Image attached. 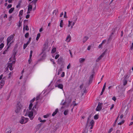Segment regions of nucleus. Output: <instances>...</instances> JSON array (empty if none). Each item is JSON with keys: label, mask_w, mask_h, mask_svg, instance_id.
<instances>
[{"label": "nucleus", "mask_w": 133, "mask_h": 133, "mask_svg": "<svg viewBox=\"0 0 133 133\" xmlns=\"http://www.w3.org/2000/svg\"><path fill=\"white\" fill-rule=\"evenodd\" d=\"M14 36L13 35H11L10 36L8 37L6 39L7 45L8 46L7 49H8L11 46L12 42H10V43H9L14 38Z\"/></svg>", "instance_id": "obj_1"}, {"label": "nucleus", "mask_w": 133, "mask_h": 133, "mask_svg": "<svg viewBox=\"0 0 133 133\" xmlns=\"http://www.w3.org/2000/svg\"><path fill=\"white\" fill-rule=\"evenodd\" d=\"M22 108V106L19 102H17V105H16V109L15 112L16 113H19Z\"/></svg>", "instance_id": "obj_2"}, {"label": "nucleus", "mask_w": 133, "mask_h": 133, "mask_svg": "<svg viewBox=\"0 0 133 133\" xmlns=\"http://www.w3.org/2000/svg\"><path fill=\"white\" fill-rule=\"evenodd\" d=\"M26 114L28 115L31 120H32L33 119L34 116H33V113L32 111H29L28 109H27L26 111Z\"/></svg>", "instance_id": "obj_3"}, {"label": "nucleus", "mask_w": 133, "mask_h": 133, "mask_svg": "<svg viewBox=\"0 0 133 133\" xmlns=\"http://www.w3.org/2000/svg\"><path fill=\"white\" fill-rule=\"evenodd\" d=\"M29 120V118H25L23 116L21 118L20 122L21 124H23L27 123Z\"/></svg>", "instance_id": "obj_4"}, {"label": "nucleus", "mask_w": 133, "mask_h": 133, "mask_svg": "<svg viewBox=\"0 0 133 133\" xmlns=\"http://www.w3.org/2000/svg\"><path fill=\"white\" fill-rule=\"evenodd\" d=\"M103 103L98 102V105L96 109V110L97 111H98L101 110L102 108Z\"/></svg>", "instance_id": "obj_5"}, {"label": "nucleus", "mask_w": 133, "mask_h": 133, "mask_svg": "<svg viewBox=\"0 0 133 133\" xmlns=\"http://www.w3.org/2000/svg\"><path fill=\"white\" fill-rule=\"evenodd\" d=\"M12 58H10V61L8 64L7 66V68H9L10 70H12L13 69V68L12 67V65L11 63V61H12Z\"/></svg>", "instance_id": "obj_6"}, {"label": "nucleus", "mask_w": 133, "mask_h": 133, "mask_svg": "<svg viewBox=\"0 0 133 133\" xmlns=\"http://www.w3.org/2000/svg\"><path fill=\"white\" fill-rule=\"evenodd\" d=\"M4 78H3L1 80V81L0 82V85L1 86L0 87V88H1V89L2 88V87L5 84V79H4Z\"/></svg>", "instance_id": "obj_7"}, {"label": "nucleus", "mask_w": 133, "mask_h": 133, "mask_svg": "<svg viewBox=\"0 0 133 133\" xmlns=\"http://www.w3.org/2000/svg\"><path fill=\"white\" fill-rule=\"evenodd\" d=\"M73 18H74L75 19V20H74V22H72V23L71 25V29H72L73 28V26L76 23L77 19V17L76 16H74Z\"/></svg>", "instance_id": "obj_8"}, {"label": "nucleus", "mask_w": 133, "mask_h": 133, "mask_svg": "<svg viewBox=\"0 0 133 133\" xmlns=\"http://www.w3.org/2000/svg\"><path fill=\"white\" fill-rule=\"evenodd\" d=\"M32 51L31 50L30 51V57H29V61H28V63H29V64H30L31 63V61H32L31 58L32 55Z\"/></svg>", "instance_id": "obj_9"}, {"label": "nucleus", "mask_w": 133, "mask_h": 133, "mask_svg": "<svg viewBox=\"0 0 133 133\" xmlns=\"http://www.w3.org/2000/svg\"><path fill=\"white\" fill-rule=\"evenodd\" d=\"M71 37L70 35H68L67 36L65 40V41L67 42H70L71 40Z\"/></svg>", "instance_id": "obj_10"}, {"label": "nucleus", "mask_w": 133, "mask_h": 133, "mask_svg": "<svg viewBox=\"0 0 133 133\" xmlns=\"http://www.w3.org/2000/svg\"><path fill=\"white\" fill-rule=\"evenodd\" d=\"M35 100H31L30 101V103L29 105V110H31L32 108L33 105L32 103Z\"/></svg>", "instance_id": "obj_11"}, {"label": "nucleus", "mask_w": 133, "mask_h": 133, "mask_svg": "<svg viewBox=\"0 0 133 133\" xmlns=\"http://www.w3.org/2000/svg\"><path fill=\"white\" fill-rule=\"evenodd\" d=\"M56 87H58V88L61 89H62L63 88V85L62 84H59L58 85H55Z\"/></svg>", "instance_id": "obj_12"}, {"label": "nucleus", "mask_w": 133, "mask_h": 133, "mask_svg": "<svg viewBox=\"0 0 133 133\" xmlns=\"http://www.w3.org/2000/svg\"><path fill=\"white\" fill-rule=\"evenodd\" d=\"M88 38H89L88 37H85L83 39V43H84L87 41L88 39Z\"/></svg>", "instance_id": "obj_13"}, {"label": "nucleus", "mask_w": 133, "mask_h": 133, "mask_svg": "<svg viewBox=\"0 0 133 133\" xmlns=\"http://www.w3.org/2000/svg\"><path fill=\"white\" fill-rule=\"evenodd\" d=\"M58 111V109H56L55 111L52 114V116H55L57 113Z\"/></svg>", "instance_id": "obj_14"}, {"label": "nucleus", "mask_w": 133, "mask_h": 133, "mask_svg": "<svg viewBox=\"0 0 133 133\" xmlns=\"http://www.w3.org/2000/svg\"><path fill=\"white\" fill-rule=\"evenodd\" d=\"M105 54V52H103L98 58L100 60L104 56Z\"/></svg>", "instance_id": "obj_15"}, {"label": "nucleus", "mask_w": 133, "mask_h": 133, "mask_svg": "<svg viewBox=\"0 0 133 133\" xmlns=\"http://www.w3.org/2000/svg\"><path fill=\"white\" fill-rule=\"evenodd\" d=\"M12 58V61H11V63H12V64H14L15 62V58H12V57L10 58Z\"/></svg>", "instance_id": "obj_16"}, {"label": "nucleus", "mask_w": 133, "mask_h": 133, "mask_svg": "<svg viewBox=\"0 0 133 133\" xmlns=\"http://www.w3.org/2000/svg\"><path fill=\"white\" fill-rule=\"evenodd\" d=\"M85 60V59L84 58H80L79 59V63H82L84 62Z\"/></svg>", "instance_id": "obj_17"}, {"label": "nucleus", "mask_w": 133, "mask_h": 133, "mask_svg": "<svg viewBox=\"0 0 133 133\" xmlns=\"http://www.w3.org/2000/svg\"><path fill=\"white\" fill-rule=\"evenodd\" d=\"M40 95H39L37 96L36 98L35 97H34L32 100H38L40 99Z\"/></svg>", "instance_id": "obj_18"}, {"label": "nucleus", "mask_w": 133, "mask_h": 133, "mask_svg": "<svg viewBox=\"0 0 133 133\" xmlns=\"http://www.w3.org/2000/svg\"><path fill=\"white\" fill-rule=\"evenodd\" d=\"M60 26L62 28L63 26V20H61L59 24Z\"/></svg>", "instance_id": "obj_19"}, {"label": "nucleus", "mask_w": 133, "mask_h": 133, "mask_svg": "<svg viewBox=\"0 0 133 133\" xmlns=\"http://www.w3.org/2000/svg\"><path fill=\"white\" fill-rule=\"evenodd\" d=\"M32 8V6L31 5H29L28 8V11H31Z\"/></svg>", "instance_id": "obj_20"}, {"label": "nucleus", "mask_w": 133, "mask_h": 133, "mask_svg": "<svg viewBox=\"0 0 133 133\" xmlns=\"http://www.w3.org/2000/svg\"><path fill=\"white\" fill-rule=\"evenodd\" d=\"M93 77V75H91L90 76V78L89 81V83H91L92 80V78Z\"/></svg>", "instance_id": "obj_21"}, {"label": "nucleus", "mask_w": 133, "mask_h": 133, "mask_svg": "<svg viewBox=\"0 0 133 133\" xmlns=\"http://www.w3.org/2000/svg\"><path fill=\"white\" fill-rule=\"evenodd\" d=\"M14 9V8H11L9 10V12L10 14H11L12 13V12L13 11Z\"/></svg>", "instance_id": "obj_22"}, {"label": "nucleus", "mask_w": 133, "mask_h": 133, "mask_svg": "<svg viewBox=\"0 0 133 133\" xmlns=\"http://www.w3.org/2000/svg\"><path fill=\"white\" fill-rule=\"evenodd\" d=\"M87 92V90L85 89H83L82 91V95H83L84 93H86Z\"/></svg>", "instance_id": "obj_23"}, {"label": "nucleus", "mask_w": 133, "mask_h": 133, "mask_svg": "<svg viewBox=\"0 0 133 133\" xmlns=\"http://www.w3.org/2000/svg\"><path fill=\"white\" fill-rule=\"evenodd\" d=\"M38 120L40 121V122H46V120H42L41 117H39L38 118Z\"/></svg>", "instance_id": "obj_24"}, {"label": "nucleus", "mask_w": 133, "mask_h": 133, "mask_svg": "<svg viewBox=\"0 0 133 133\" xmlns=\"http://www.w3.org/2000/svg\"><path fill=\"white\" fill-rule=\"evenodd\" d=\"M68 112L69 110H66L64 111V115H66L68 114Z\"/></svg>", "instance_id": "obj_25"}, {"label": "nucleus", "mask_w": 133, "mask_h": 133, "mask_svg": "<svg viewBox=\"0 0 133 133\" xmlns=\"http://www.w3.org/2000/svg\"><path fill=\"white\" fill-rule=\"evenodd\" d=\"M90 125H94V120H92L90 123Z\"/></svg>", "instance_id": "obj_26"}, {"label": "nucleus", "mask_w": 133, "mask_h": 133, "mask_svg": "<svg viewBox=\"0 0 133 133\" xmlns=\"http://www.w3.org/2000/svg\"><path fill=\"white\" fill-rule=\"evenodd\" d=\"M72 23V21H68V27H70L71 26Z\"/></svg>", "instance_id": "obj_27"}, {"label": "nucleus", "mask_w": 133, "mask_h": 133, "mask_svg": "<svg viewBox=\"0 0 133 133\" xmlns=\"http://www.w3.org/2000/svg\"><path fill=\"white\" fill-rule=\"evenodd\" d=\"M129 76L128 75H125L124 76V79H126L127 80V79L129 78Z\"/></svg>", "instance_id": "obj_28"}, {"label": "nucleus", "mask_w": 133, "mask_h": 133, "mask_svg": "<svg viewBox=\"0 0 133 133\" xmlns=\"http://www.w3.org/2000/svg\"><path fill=\"white\" fill-rule=\"evenodd\" d=\"M127 83V81L126 79H124L123 81V85H125Z\"/></svg>", "instance_id": "obj_29"}, {"label": "nucleus", "mask_w": 133, "mask_h": 133, "mask_svg": "<svg viewBox=\"0 0 133 133\" xmlns=\"http://www.w3.org/2000/svg\"><path fill=\"white\" fill-rule=\"evenodd\" d=\"M124 122V120L120 122H119L118 123V125H121L123 124Z\"/></svg>", "instance_id": "obj_30"}, {"label": "nucleus", "mask_w": 133, "mask_h": 133, "mask_svg": "<svg viewBox=\"0 0 133 133\" xmlns=\"http://www.w3.org/2000/svg\"><path fill=\"white\" fill-rule=\"evenodd\" d=\"M40 34L39 33L37 35V37H36V40L37 41L39 38V37H40Z\"/></svg>", "instance_id": "obj_31"}, {"label": "nucleus", "mask_w": 133, "mask_h": 133, "mask_svg": "<svg viewBox=\"0 0 133 133\" xmlns=\"http://www.w3.org/2000/svg\"><path fill=\"white\" fill-rule=\"evenodd\" d=\"M23 29H25L26 30H29V28L26 25L25 26H24Z\"/></svg>", "instance_id": "obj_32"}, {"label": "nucleus", "mask_w": 133, "mask_h": 133, "mask_svg": "<svg viewBox=\"0 0 133 133\" xmlns=\"http://www.w3.org/2000/svg\"><path fill=\"white\" fill-rule=\"evenodd\" d=\"M29 36V34L28 32L26 33L25 35V37L26 38H27Z\"/></svg>", "instance_id": "obj_33"}, {"label": "nucleus", "mask_w": 133, "mask_h": 133, "mask_svg": "<svg viewBox=\"0 0 133 133\" xmlns=\"http://www.w3.org/2000/svg\"><path fill=\"white\" fill-rule=\"evenodd\" d=\"M73 104L74 106H77L78 104L76 103V101H73Z\"/></svg>", "instance_id": "obj_34"}, {"label": "nucleus", "mask_w": 133, "mask_h": 133, "mask_svg": "<svg viewBox=\"0 0 133 133\" xmlns=\"http://www.w3.org/2000/svg\"><path fill=\"white\" fill-rule=\"evenodd\" d=\"M28 45L26 43L24 44L23 45V49H25L27 46Z\"/></svg>", "instance_id": "obj_35"}, {"label": "nucleus", "mask_w": 133, "mask_h": 133, "mask_svg": "<svg viewBox=\"0 0 133 133\" xmlns=\"http://www.w3.org/2000/svg\"><path fill=\"white\" fill-rule=\"evenodd\" d=\"M66 103V102H63V101H62L61 103V104L63 105H65Z\"/></svg>", "instance_id": "obj_36"}, {"label": "nucleus", "mask_w": 133, "mask_h": 133, "mask_svg": "<svg viewBox=\"0 0 133 133\" xmlns=\"http://www.w3.org/2000/svg\"><path fill=\"white\" fill-rule=\"evenodd\" d=\"M4 46V44L3 43H2L0 45V48L2 49Z\"/></svg>", "instance_id": "obj_37"}, {"label": "nucleus", "mask_w": 133, "mask_h": 133, "mask_svg": "<svg viewBox=\"0 0 133 133\" xmlns=\"http://www.w3.org/2000/svg\"><path fill=\"white\" fill-rule=\"evenodd\" d=\"M23 10H21L19 12V14L20 15H22L23 12Z\"/></svg>", "instance_id": "obj_38"}, {"label": "nucleus", "mask_w": 133, "mask_h": 133, "mask_svg": "<svg viewBox=\"0 0 133 133\" xmlns=\"http://www.w3.org/2000/svg\"><path fill=\"white\" fill-rule=\"evenodd\" d=\"M56 51V49L55 48H53L51 52L52 53H54Z\"/></svg>", "instance_id": "obj_39"}, {"label": "nucleus", "mask_w": 133, "mask_h": 133, "mask_svg": "<svg viewBox=\"0 0 133 133\" xmlns=\"http://www.w3.org/2000/svg\"><path fill=\"white\" fill-rule=\"evenodd\" d=\"M98 118V115H95L94 116V118L95 119H97Z\"/></svg>", "instance_id": "obj_40"}, {"label": "nucleus", "mask_w": 133, "mask_h": 133, "mask_svg": "<svg viewBox=\"0 0 133 133\" xmlns=\"http://www.w3.org/2000/svg\"><path fill=\"white\" fill-rule=\"evenodd\" d=\"M34 7L33 8V10H35L36 9V3H34Z\"/></svg>", "instance_id": "obj_41"}, {"label": "nucleus", "mask_w": 133, "mask_h": 133, "mask_svg": "<svg viewBox=\"0 0 133 133\" xmlns=\"http://www.w3.org/2000/svg\"><path fill=\"white\" fill-rule=\"evenodd\" d=\"M62 71V69L61 68L60 69H59V70L58 73V74H57L58 75H59V74H60L61 72Z\"/></svg>", "instance_id": "obj_42"}, {"label": "nucleus", "mask_w": 133, "mask_h": 133, "mask_svg": "<svg viewBox=\"0 0 133 133\" xmlns=\"http://www.w3.org/2000/svg\"><path fill=\"white\" fill-rule=\"evenodd\" d=\"M46 57V55L45 54H43V56H42V59H44Z\"/></svg>", "instance_id": "obj_43"}, {"label": "nucleus", "mask_w": 133, "mask_h": 133, "mask_svg": "<svg viewBox=\"0 0 133 133\" xmlns=\"http://www.w3.org/2000/svg\"><path fill=\"white\" fill-rule=\"evenodd\" d=\"M113 129L112 128H111L109 129V131L108 132V133H110L112 131Z\"/></svg>", "instance_id": "obj_44"}, {"label": "nucleus", "mask_w": 133, "mask_h": 133, "mask_svg": "<svg viewBox=\"0 0 133 133\" xmlns=\"http://www.w3.org/2000/svg\"><path fill=\"white\" fill-rule=\"evenodd\" d=\"M106 83H105L104 84V86L103 87V90H105V87H106Z\"/></svg>", "instance_id": "obj_45"}, {"label": "nucleus", "mask_w": 133, "mask_h": 133, "mask_svg": "<svg viewBox=\"0 0 133 133\" xmlns=\"http://www.w3.org/2000/svg\"><path fill=\"white\" fill-rule=\"evenodd\" d=\"M91 118V116H89V117H88V119L87 120V124L88 123L89 120Z\"/></svg>", "instance_id": "obj_46"}, {"label": "nucleus", "mask_w": 133, "mask_h": 133, "mask_svg": "<svg viewBox=\"0 0 133 133\" xmlns=\"http://www.w3.org/2000/svg\"><path fill=\"white\" fill-rule=\"evenodd\" d=\"M64 76H65V73L64 72H63L62 73V74L61 75V76L62 77H64Z\"/></svg>", "instance_id": "obj_47"}, {"label": "nucleus", "mask_w": 133, "mask_h": 133, "mask_svg": "<svg viewBox=\"0 0 133 133\" xmlns=\"http://www.w3.org/2000/svg\"><path fill=\"white\" fill-rule=\"evenodd\" d=\"M12 74V73L10 72L9 74L8 78H10Z\"/></svg>", "instance_id": "obj_48"}, {"label": "nucleus", "mask_w": 133, "mask_h": 133, "mask_svg": "<svg viewBox=\"0 0 133 133\" xmlns=\"http://www.w3.org/2000/svg\"><path fill=\"white\" fill-rule=\"evenodd\" d=\"M59 54L57 55L55 57V59H57V58H58V57H59Z\"/></svg>", "instance_id": "obj_49"}, {"label": "nucleus", "mask_w": 133, "mask_h": 133, "mask_svg": "<svg viewBox=\"0 0 133 133\" xmlns=\"http://www.w3.org/2000/svg\"><path fill=\"white\" fill-rule=\"evenodd\" d=\"M106 40H104L103 41L102 43H101V44H102V45L103 44H104L106 42Z\"/></svg>", "instance_id": "obj_50"}, {"label": "nucleus", "mask_w": 133, "mask_h": 133, "mask_svg": "<svg viewBox=\"0 0 133 133\" xmlns=\"http://www.w3.org/2000/svg\"><path fill=\"white\" fill-rule=\"evenodd\" d=\"M12 6V5L11 4H9L8 5V6L7 7V8L8 9L10 8Z\"/></svg>", "instance_id": "obj_51"}, {"label": "nucleus", "mask_w": 133, "mask_h": 133, "mask_svg": "<svg viewBox=\"0 0 133 133\" xmlns=\"http://www.w3.org/2000/svg\"><path fill=\"white\" fill-rule=\"evenodd\" d=\"M102 44H99L98 46V48H102Z\"/></svg>", "instance_id": "obj_52"}, {"label": "nucleus", "mask_w": 133, "mask_h": 133, "mask_svg": "<svg viewBox=\"0 0 133 133\" xmlns=\"http://www.w3.org/2000/svg\"><path fill=\"white\" fill-rule=\"evenodd\" d=\"M114 104H112V105L111 107L110 108V109L111 110H112L113 108H114Z\"/></svg>", "instance_id": "obj_53"}, {"label": "nucleus", "mask_w": 133, "mask_h": 133, "mask_svg": "<svg viewBox=\"0 0 133 133\" xmlns=\"http://www.w3.org/2000/svg\"><path fill=\"white\" fill-rule=\"evenodd\" d=\"M16 52H15L14 53V56H13V57H12V58H15V55H16Z\"/></svg>", "instance_id": "obj_54"}, {"label": "nucleus", "mask_w": 133, "mask_h": 133, "mask_svg": "<svg viewBox=\"0 0 133 133\" xmlns=\"http://www.w3.org/2000/svg\"><path fill=\"white\" fill-rule=\"evenodd\" d=\"M70 64H69L67 66V68L68 69L70 68Z\"/></svg>", "instance_id": "obj_55"}, {"label": "nucleus", "mask_w": 133, "mask_h": 133, "mask_svg": "<svg viewBox=\"0 0 133 133\" xmlns=\"http://www.w3.org/2000/svg\"><path fill=\"white\" fill-rule=\"evenodd\" d=\"M83 84H82L80 86V88L81 89H82L83 87Z\"/></svg>", "instance_id": "obj_56"}, {"label": "nucleus", "mask_w": 133, "mask_h": 133, "mask_svg": "<svg viewBox=\"0 0 133 133\" xmlns=\"http://www.w3.org/2000/svg\"><path fill=\"white\" fill-rule=\"evenodd\" d=\"M21 23L20 22H19V24L18 25V26L19 27L21 26Z\"/></svg>", "instance_id": "obj_57"}, {"label": "nucleus", "mask_w": 133, "mask_h": 133, "mask_svg": "<svg viewBox=\"0 0 133 133\" xmlns=\"http://www.w3.org/2000/svg\"><path fill=\"white\" fill-rule=\"evenodd\" d=\"M130 48L131 50L133 49V43H132L131 46Z\"/></svg>", "instance_id": "obj_58"}, {"label": "nucleus", "mask_w": 133, "mask_h": 133, "mask_svg": "<svg viewBox=\"0 0 133 133\" xmlns=\"http://www.w3.org/2000/svg\"><path fill=\"white\" fill-rule=\"evenodd\" d=\"M29 16H30V15H26V19H28L29 18Z\"/></svg>", "instance_id": "obj_59"}, {"label": "nucleus", "mask_w": 133, "mask_h": 133, "mask_svg": "<svg viewBox=\"0 0 133 133\" xmlns=\"http://www.w3.org/2000/svg\"><path fill=\"white\" fill-rule=\"evenodd\" d=\"M69 51H70V55L71 57H72V53L71 52V51L70 50H69Z\"/></svg>", "instance_id": "obj_60"}, {"label": "nucleus", "mask_w": 133, "mask_h": 133, "mask_svg": "<svg viewBox=\"0 0 133 133\" xmlns=\"http://www.w3.org/2000/svg\"><path fill=\"white\" fill-rule=\"evenodd\" d=\"M123 115L122 114V115H121L120 116V118L121 119H122V118H123Z\"/></svg>", "instance_id": "obj_61"}, {"label": "nucleus", "mask_w": 133, "mask_h": 133, "mask_svg": "<svg viewBox=\"0 0 133 133\" xmlns=\"http://www.w3.org/2000/svg\"><path fill=\"white\" fill-rule=\"evenodd\" d=\"M48 116V115H44V116L43 117L44 118H47Z\"/></svg>", "instance_id": "obj_62"}, {"label": "nucleus", "mask_w": 133, "mask_h": 133, "mask_svg": "<svg viewBox=\"0 0 133 133\" xmlns=\"http://www.w3.org/2000/svg\"><path fill=\"white\" fill-rule=\"evenodd\" d=\"M123 35V31H122L121 32V36H122Z\"/></svg>", "instance_id": "obj_63"}, {"label": "nucleus", "mask_w": 133, "mask_h": 133, "mask_svg": "<svg viewBox=\"0 0 133 133\" xmlns=\"http://www.w3.org/2000/svg\"><path fill=\"white\" fill-rule=\"evenodd\" d=\"M113 87V85L110 86L108 87L109 89H110L111 88H112Z\"/></svg>", "instance_id": "obj_64"}]
</instances>
